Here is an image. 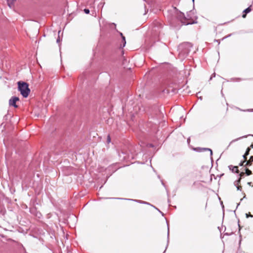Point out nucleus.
Wrapping results in <instances>:
<instances>
[{
    "mask_svg": "<svg viewBox=\"0 0 253 253\" xmlns=\"http://www.w3.org/2000/svg\"><path fill=\"white\" fill-rule=\"evenodd\" d=\"M18 85V90L20 92L21 94L24 98L27 97L30 92L28 84L25 82H19Z\"/></svg>",
    "mask_w": 253,
    "mask_h": 253,
    "instance_id": "f257e3e1",
    "label": "nucleus"
},
{
    "mask_svg": "<svg viewBox=\"0 0 253 253\" xmlns=\"http://www.w3.org/2000/svg\"><path fill=\"white\" fill-rule=\"evenodd\" d=\"M19 100L18 97L12 96L9 100V106H13L14 108H17L18 106L16 103Z\"/></svg>",
    "mask_w": 253,
    "mask_h": 253,
    "instance_id": "f03ea898",
    "label": "nucleus"
},
{
    "mask_svg": "<svg viewBox=\"0 0 253 253\" xmlns=\"http://www.w3.org/2000/svg\"><path fill=\"white\" fill-rule=\"evenodd\" d=\"M244 174V173H241L240 174V177L238 179V180L236 181L235 182H234V185L236 186V187H237V189L238 190H241V186H238V185L239 184V183L240 182V180H241V176H242V175H243Z\"/></svg>",
    "mask_w": 253,
    "mask_h": 253,
    "instance_id": "7ed1b4c3",
    "label": "nucleus"
},
{
    "mask_svg": "<svg viewBox=\"0 0 253 253\" xmlns=\"http://www.w3.org/2000/svg\"><path fill=\"white\" fill-rule=\"evenodd\" d=\"M229 168L230 170H232V172H234L236 173H238L239 172L238 168V167L237 166H233L231 165L229 166Z\"/></svg>",
    "mask_w": 253,
    "mask_h": 253,
    "instance_id": "20e7f679",
    "label": "nucleus"
},
{
    "mask_svg": "<svg viewBox=\"0 0 253 253\" xmlns=\"http://www.w3.org/2000/svg\"><path fill=\"white\" fill-rule=\"evenodd\" d=\"M251 10L252 9L250 7L245 9L243 11V12H244L245 14H243L242 17L243 18H245L246 17V14L250 12L251 11Z\"/></svg>",
    "mask_w": 253,
    "mask_h": 253,
    "instance_id": "39448f33",
    "label": "nucleus"
},
{
    "mask_svg": "<svg viewBox=\"0 0 253 253\" xmlns=\"http://www.w3.org/2000/svg\"><path fill=\"white\" fill-rule=\"evenodd\" d=\"M120 35L121 36V37L122 38V40H123V44L121 45V46L122 47H124L125 46L126 44L125 37L123 35V34L121 33H120Z\"/></svg>",
    "mask_w": 253,
    "mask_h": 253,
    "instance_id": "423d86ee",
    "label": "nucleus"
},
{
    "mask_svg": "<svg viewBox=\"0 0 253 253\" xmlns=\"http://www.w3.org/2000/svg\"><path fill=\"white\" fill-rule=\"evenodd\" d=\"M16 1V0H7V4L10 8H11L13 2Z\"/></svg>",
    "mask_w": 253,
    "mask_h": 253,
    "instance_id": "0eeeda50",
    "label": "nucleus"
},
{
    "mask_svg": "<svg viewBox=\"0 0 253 253\" xmlns=\"http://www.w3.org/2000/svg\"><path fill=\"white\" fill-rule=\"evenodd\" d=\"M180 21L181 22V23L183 24V25H190V24H194L195 23V22H185L183 21V19H180Z\"/></svg>",
    "mask_w": 253,
    "mask_h": 253,
    "instance_id": "6e6552de",
    "label": "nucleus"
},
{
    "mask_svg": "<svg viewBox=\"0 0 253 253\" xmlns=\"http://www.w3.org/2000/svg\"><path fill=\"white\" fill-rule=\"evenodd\" d=\"M252 161L250 159L248 161L246 162L245 166H250L252 165Z\"/></svg>",
    "mask_w": 253,
    "mask_h": 253,
    "instance_id": "1a4fd4ad",
    "label": "nucleus"
},
{
    "mask_svg": "<svg viewBox=\"0 0 253 253\" xmlns=\"http://www.w3.org/2000/svg\"><path fill=\"white\" fill-rule=\"evenodd\" d=\"M246 173L247 175H250L252 174V171L250 170H249V169H246Z\"/></svg>",
    "mask_w": 253,
    "mask_h": 253,
    "instance_id": "9d476101",
    "label": "nucleus"
},
{
    "mask_svg": "<svg viewBox=\"0 0 253 253\" xmlns=\"http://www.w3.org/2000/svg\"><path fill=\"white\" fill-rule=\"evenodd\" d=\"M205 150H208L210 152V155L211 156L212 155V150L211 149L209 148H204L203 149Z\"/></svg>",
    "mask_w": 253,
    "mask_h": 253,
    "instance_id": "9b49d317",
    "label": "nucleus"
},
{
    "mask_svg": "<svg viewBox=\"0 0 253 253\" xmlns=\"http://www.w3.org/2000/svg\"><path fill=\"white\" fill-rule=\"evenodd\" d=\"M250 151V148H248L246 150V152L245 153V155H248L249 154V152Z\"/></svg>",
    "mask_w": 253,
    "mask_h": 253,
    "instance_id": "f8f14e48",
    "label": "nucleus"
},
{
    "mask_svg": "<svg viewBox=\"0 0 253 253\" xmlns=\"http://www.w3.org/2000/svg\"><path fill=\"white\" fill-rule=\"evenodd\" d=\"M84 12L86 14H88V13H89L90 11L88 9H84Z\"/></svg>",
    "mask_w": 253,
    "mask_h": 253,
    "instance_id": "ddd939ff",
    "label": "nucleus"
},
{
    "mask_svg": "<svg viewBox=\"0 0 253 253\" xmlns=\"http://www.w3.org/2000/svg\"><path fill=\"white\" fill-rule=\"evenodd\" d=\"M107 142L108 143H110L111 142V137L110 135H108L107 136Z\"/></svg>",
    "mask_w": 253,
    "mask_h": 253,
    "instance_id": "4468645a",
    "label": "nucleus"
},
{
    "mask_svg": "<svg viewBox=\"0 0 253 253\" xmlns=\"http://www.w3.org/2000/svg\"><path fill=\"white\" fill-rule=\"evenodd\" d=\"M135 202H139L140 203H143L144 204H147V205H149V204L147 202H140L139 201H138V200H134Z\"/></svg>",
    "mask_w": 253,
    "mask_h": 253,
    "instance_id": "2eb2a0df",
    "label": "nucleus"
},
{
    "mask_svg": "<svg viewBox=\"0 0 253 253\" xmlns=\"http://www.w3.org/2000/svg\"><path fill=\"white\" fill-rule=\"evenodd\" d=\"M245 163H246V161H243V162H241V163H240L239 165H240V166H243V165H244V164Z\"/></svg>",
    "mask_w": 253,
    "mask_h": 253,
    "instance_id": "dca6fc26",
    "label": "nucleus"
},
{
    "mask_svg": "<svg viewBox=\"0 0 253 253\" xmlns=\"http://www.w3.org/2000/svg\"><path fill=\"white\" fill-rule=\"evenodd\" d=\"M56 42H57V43H59V42H60V38H59V37H58V39H57Z\"/></svg>",
    "mask_w": 253,
    "mask_h": 253,
    "instance_id": "f3484780",
    "label": "nucleus"
},
{
    "mask_svg": "<svg viewBox=\"0 0 253 253\" xmlns=\"http://www.w3.org/2000/svg\"><path fill=\"white\" fill-rule=\"evenodd\" d=\"M250 159L251 160V161H252V162H253V156H251Z\"/></svg>",
    "mask_w": 253,
    "mask_h": 253,
    "instance_id": "a211bd4d",
    "label": "nucleus"
},
{
    "mask_svg": "<svg viewBox=\"0 0 253 253\" xmlns=\"http://www.w3.org/2000/svg\"><path fill=\"white\" fill-rule=\"evenodd\" d=\"M169 228L168 227V237H169Z\"/></svg>",
    "mask_w": 253,
    "mask_h": 253,
    "instance_id": "6ab92c4d",
    "label": "nucleus"
},
{
    "mask_svg": "<svg viewBox=\"0 0 253 253\" xmlns=\"http://www.w3.org/2000/svg\"><path fill=\"white\" fill-rule=\"evenodd\" d=\"M247 156V155H245V154L243 155V157H244V158L245 159V160H246V159H247L246 156Z\"/></svg>",
    "mask_w": 253,
    "mask_h": 253,
    "instance_id": "aec40b11",
    "label": "nucleus"
},
{
    "mask_svg": "<svg viewBox=\"0 0 253 253\" xmlns=\"http://www.w3.org/2000/svg\"><path fill=\"white\" fill-rule=\"evenodd\" d=\"M156 210H157L159 211V212H161V213H162L160 211H159V210L158 209H157V208H156ZM162 214L163 215V213H162Z\"/></svg>",
    "mask_w": 253,
    "mask_h": 253,
    "instance_id": "412c9836",
    "label": "nucleus"
},
{
    "mask_svg": "<svg viewBox=\"0 0 253 253\" xmlns=\"http://www.w3.org/2000/svg\"><path fill=\"white\" fill-rule=\"evenodd\" d=\"M251 147H252V148H253V144H252V145H251Z\"/></svg>",
    "mask_w": 253,
    "mask_h": 253,
    "instance_id": "4be33fe9",
    "label": "nucleus"
},
{
    "mask_svg": "<svg viewBox=\"0 0 253 253\" xmlns=\"http://www.w3.org/2000/svg\"><path fill=\"white\" fill-rule=\"evenodd\" d=\"M251 182H248L249 185H251Z\"/></svg>",
    "mask_w": 253,
    "mask_h": 253,
    "instance_id": "5701e85b",
    "label": "nucleus"
},
{
    "mask_svg": "<svg viewBox=\"0 0 253 253\" xmlns=\"http://www.w3.org/2000/svg\"><path fill=\"white\" fill-rule=\"evenodd\" d=\"M186 19V18H185V16H183V19Z\"/></svg>",
    "mask_w": 253,
    "mask_h": 253,
    "instance_id": "b1692460",
    "label": "nucleus"
},
{
    "mask_svg": "<svg viewBox=\"0 0 253 253\" xmlns=\"http://www.w3.org/2000/svg\"><path fill=\"white\" fill-rule=\"evenodd\" d=\"M60 32H61V31H58V35L60 34Z\"/></svg>",
    "mask_w": 253,
    "mask_h": 253,
    "instance_id": "393cba45",
    "label": "nucleus"
},
{
    "mask_svg": "<svg viewBox=\"0 0 253 253\" xmlns=\"http://www.w3.org/2000/svg\"><path fill=\"white\" fill-rule=\"evenodd\" d=\"M200 98L201 100H202V98L201 97H200V98Z\"/></svg>",
    "mask_w": 253,
    "mask_h": 253,
    "instance_id": "a878e982",
    "label": "nucleus"
},
{
    "mask_svg": "<svg viewBox=\"0 0 253 253\" xmlns=\"http://www.w3.org/2000/svg\"><path fill=\"white\" fill-rule=\"evenodd\" d=\"M246 216H247V217H248V216H249V215H248L247 214H246Z\"/></svg>",
    "mask_w": 253,
    "mask_h": 253,
    "instance_id": "bb28decb",
    "label": "nucleus"
},
{
    "mask_svg": "<svg viewBox=\"0 0 253 253\" xmlns=\"http://www.w3.org/2000/svg\"><path fill=\"white\" fill-rule=\"evenodd\" d=\"M127 200H131V199H127Z\"/></svg>",
    "mask_w": 253,
    "mask_h": 253,
    "instance_id": "cd10ccee",
    "label": "nucleus"
},
{
    "mask_svg": "<svg viewBox=\"0 0 253 253\" xmlns=\"http://www.w3.org/2000/svg\"><path fill=\"white\" fill-rule=\"evenodd\" d=\"M193 2H194V0H192Z\"/></svg>",
    "mask_w": 253,
    "mask_h": 253,
    "instance_id": "c85d7f7f",
    "label": "nucleus"
}]
</instances>
